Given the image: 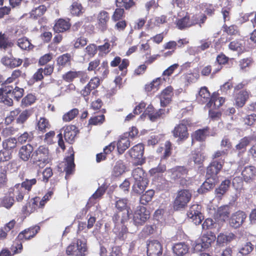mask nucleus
<instances>
[{
  "label": "nucleus",
  "instance_id": "nucleus-56",
  "mask_svg": "<svg viewBox=\"0 0 256 256\" xmlns=\"http://www.w3.org/2000/svg\"><path fill=\"white\" fill-rule=\"evenodd\" d=\"M36 182V178H32L31 180L26 179L24 182L20 184L21 188L23 189L24 188L26 190L30 191L31 190L32 186L34 185Z\"/></svg>",
  "mask_w": 256,
  "mask_h": 256
},
{
  "label": "nucleus",
  "instance_id": "nucleus-2",
  "mask_svg": "<svg viewBox=\"0 0 256 256\" xmlns=\"http://www.w3.org/2000/svg\"><path fill=\"white\" fill-rule=\"evenodd\" d=\"M49 150L44 146H40L32 154L31 160L34 164L40 166L48 162Z\"/></svg>",
  "mask_w": 256,
  "mask_h": 256
},
{
  "label": "nucleus",
  "instance_id": "nucleus-51",
  "mask_svg": "<svg viewBox=\"0 0 256 256\" xmlns=\"http://www.w3.org/2000/svg\"><path fill=\"white\" fill-rule=\"evenodd\" d=\"M208 130L207 128H204L202 130H198L196 131L193 136L195 140L198 141L204 140L207 135Z\"/></svg>",
  "mask_w": 256,
  "mask_h": 256
},
{
  "label": "nucleus",
  "instance_id": "nucleus-10",
  "mask_svg": "<svg viewBox=\"0 0 256 256\" xmlns=\"http://www.w3.org/2000/svg\"><path fill=\"white\" fill-rule=\"evenodd\" d=\"M144 152V145L142 144H138L130 150V154L132 158L138 160V164L142 165L145 161V158L143 157Z\"/></svg>",
  "mask_w": 256,
  "mask_h": 256
},
{
  "label": "nucleus",
  "instance_id": "nucleus-26",
  "mask_svg": "<svg viewBox=\"0 0 256 256\" xmlns=\"http://www.w3.org/2000/svg\"><path fill=\"white\" fill-rule=\"evenodd\" d=\"M249 98V93L246 90H240L236 96V104L240 108L242 107Z\"/></svg>",
  "mask_w": 256,
  "mask_h": 256
},
{
  "label": "nucleus",
  "instance_id": "nucleus-12",
  "mask_svg": "<svg viewBox=\"0 0 256 256\" xmlns=\"http://www.w3.org/2000/svg\"><path fill=\"white\" fill-rule=\"evenodd\" d=\"M97 27L102 32H104L108 28V23L110 20L108 13L105 10H101L97 16Z\"/></svg>",
  "mask_w": 256,
  "mask_h": 256
},
{
  "label": "nucleus",
  "instance_id": "nucleus-21",
  "mask_svg": "<svg viewBox=\"0 0 256 256\" xmlns=\"http://www.w3.org/2000/svg\"><path fill=\"white\" fill-rule=\"evenodd\" d=\"M32 152L33 148L31 145L24 146L19 150V156L24 161H28L31 158Z\"/></svg>",
  "mask_w": 256,
  "mask_h": 256
},
{
  "label": "nucleus",
  "instance_id": "nucleus-48",
  "mask_svg": "<svg viewBox=\"0 0 256 256\" xmlns=\"http://www.w3.org/2000/svg\"><path fill=\"white\" fill-rule=\"evenodd\" d=\"M78 114V110L77 108H74L62 116V120L64 122H68L72 120Z\"/></svg>",
  "mask_w": 256,
  "mask_h": 256
},
{
  "label": "nucleus",
  "instance_id": "nucleus-53",
  "mask_svg": "<svg viewBox=\"0 0 256 256\" xmlns=\"http://www.w3.org/2000/svg\"><path fill=\"white\" fill-rule=\"evenodd\" d=\"M82 5L78 2H73L70 8V12L73 15H79L82 12Z\"/></svg>",
  "mask_w": 256,
  "mask_h": 256
},
{
  "label": "nucleus",
  "instance_id": "nucleus-43",
  "mask_svg": "<svg viewBox=\"0 0 256 256\" xmlns=\"http://www.w3.org/2000/svg\"><path fill=\"white\" fill-rule=\"evenodd\" d=\"M161 80L160 78H157L150 84H146L145 86L146 90L147 92H151L152 90L154 92L157 90L160 84Z\"/></svg>",
  "mask_w": 256,
  "mask_h": 256
},
{
  "label": "nucleus",
  "instance_id": "nucleus-11",
  "mask_svg": "<svg viewBox=\"0 0 256 256\" xmlns=\"http://www.w3.org/2000/svg\"><path fill=\"white\" fill-rule=\"evenodd\" d=\"M116 207L120 211L126 210V212L123 214L121 219V222L124 223L129 219L131 214L130 209L128 206V200L124 198L118 200L116 202Z\"/></svg>",
  "mask_w": 256,
  "mask_h": 256
},
{
  "label": "nucleus",
  "instance_id": "nucleus-42",
  "mask_svg": "<svg viewBox=\"0 0 256 256\" xmlns=\"http://www.w3.org/2000/svg\"><path fill=\"white\" fill-rule=\"evenodd\" d=\"M71 58L70 54H64L58 58V64L62 66H70V64Z\"/></svg>",
  "mask_w": 256,
  "mask_h": 256
},
{
  "label": "nucleus",
  "instance_id": "nucleus-41",
  "mask_svg": "<svg viewBox=\"0 0 256 256\" xmlns=\"http://www.w3.org/2000/svg\"><path fill=\"white\" fill-rule=\"evenodd\" d=\"M7 87L10 88L12 97H14L16 100H18L23 96L24 92L23 88L16 86L14 88L12 86H8Z\"/></svg>",
  "mask_w": 256,
  "mask_h": 256
},
{
  "label": "nucleus",
  "instance_id": "nucleus-52",
  "mask_svg": "<svg viewBox=\"0 0 256 256\" xmlns=\"http://www.w3.org/2000/svg\"><path fill=\"white\" fill-rule=\"evenodd\" d=\"M16 190V198L18 202H21L24 195V191L20 188V184H16L14 187V190Z\"/></svg>",
  "mask_w": 256,
  "mask_h": 256
},
{
  "label": "nucleus",
  "instance_id": "nucleus-25",
  "mask_svg": "<svg viewBox=\"0 0 256 256\" xmlns=\"http://www.w3.org/2000/svg\"><path fill=\"white\" fill-rule=\"evenodd\" d=\"M70 26L69 22L64 19H59L54 26V30L57 33L63 32L68 30Z\"/></svg>",
  "mask_w": 256,
  "mask_h": 256
},
{
  "label": "nucleus",
  "instance_id": "nucleus-50",
  "mask_svg": "<svg viewBox=\"0 0 256 256\" xmlns=\"http://www.w3.org/2000/svg\"><path fill=\"white\" fill-rule=\"evenodd\" d=\"M170 150L171 144L170 142L168 141L165 144L164 148L160 147L158 148L156 152L158 153H162L164 151V156H162L164 158H166V157L170 156Z\"/></svg>",
  "mask_w": 256,
  "mask_h": 256
},
{
  "label": "nucleus",
  "instance_id": "nucleus-44",
  "mask_svg": "<svg viewBox=\"0 0 256 256\" xmlns=\"http://www.w3.org/2000/svg\"><path fill=\"white\" fill-rule=\"evenodd\" d=\"M46 10V8L44 6H40L31 12L30 17L32 18H37L38 17L43 15Z\"/></svg>",
  "mask_w": 256,
  "mask_h": 256
},
{
  "label": "nucleus",
  "instance_id": "nucleus-39",
  "mask_svg": "<svg viewBox=\"0 0 256 256\" xmlns=\"http://www.w3.org/2000/svg\"><path fill=\"white\" fill-rule=\"evenodd\" d=\"M17 140L15 138H10L2 142V146L4 150L10 151L16 146Z\"/></svg>",
  "mask_w": 256,
  "mask_h": 256
},
{
  "label": "nucleus",
  "instance_id": "nucleus-19",
  "mask_svg": "<svg viewBox=\"0 0 256 256\" xmlns=\"http://www.w3.org/2000/svg\"><path fill=\"white\" fill-rule=\"evenodd\" d=\"M174 137L178 138L180 140H184L188 138V132L186 124H180L174 128L173 131Z\"/></svg>",
  "mask_w": 256,
  "mask_h": 256
},
{
  "label": "nucleus",
  "instance_id": "nucleus-23",
  "mask_svg": "<svg viewBox=\"0 0 256 256\" xmlns=\"http://www.w3.org/2000/svg\"><path fill=\"white\" fill-rule=\"evenodd\" d=\"M76 127L71 125L64 128V138L66 142L72 143L76 136Z\"/></svg>",
  "mask_w": 256,
  "mask_h": 256
},
{
  "label": "nucleus",
  "instance_id": "nucleus-37",
  "mask_svg": "<svg viewBox=\"0 0 256 256\" xmlns=\"http://www.w3.org/2000/svg\"><path fill=\"white\" fill-rule=\"evenodd\" d=\"M125 170L126 166L123 162L122 161H118L114 168L112 174L116 177L119 176L125 172Z\"/></svg>",
  "mask_w": 256,
  "mask_h": 256
},
{
  "label": "nucleus",
  "instance_id": "nucleus-36",
  "mask_svg": "<svg viewBox=\"0 0 256 256\" xmlns=\"http://www.w3.org/2000/svg\"><path fill=\"white\" fill-rule=\"evenodd\" d=\"M130 146V142L126 138H122L118 142L117 148L118 152L122 154Z\"/></svg>",
  "mask_w": 256,
  "mask_h": 256
},
{
  "label": "nucleus",
  "instance_id": "nucleus-27",
  "mask_svg": "<svg viewBox=\"0 0 256 256\" xmlns=\"http://www.w3.org/2000/svg\"><path fill=\"white\" fill-rule=\"evenodd\" d=\"M242 174L246 182H250L256 176V169L252 166L246 167L242 171Z\"/></svg>",
  "mask_w": 256,
  "mask_h": 256
},
{
  "label": "nucleus",
  "instance_id": "nucleus-54",
  "mask_svg": "<svg viewBox=\"0 0 256 256\" xmlns=\"http://www.w3.org/2000/svg\"><path fill=\"white\" fill-rule=\"evenodd\" d=\"M18 46L22 50L30 49L32 46L30 42L26 38H22L18 40Z\"/></svg>",
  "mask_w": 256,
  "mask_h": 256
},
{
  "label": "nucleus",
  "instance_id": "nucleus-57",
  "mask_svg": "<svg viewBox=\"0 0 256 256\" xmlns=\"http://www.w3.org/2000/svg\"><path fill=\"white\" fill-rule=\"evenodd\" d=\"M36 100L35 96L32 94H28L22 100V106H28L33 104Z\"/></svg>",
  "mask_w": 256,
  "mask_h": 256
},
{
  "label": "nucleus",
  "instance_id": "nucleus-64",
  "mask_svg": "<svg viewBox=\"0 0 256 256\" xmlns=\"http://www.w3.org/2000/svg\"><path fill=\"white\" fill-rule=\"evenodd\" d=\"M216 223L211 218L206 219L202 224V228L204 230L212 228L214 227Z\"/></svg>",
  "mask_w": 256,
  "mask_h": 256
},
{
  "label": "nucleus",
  "instance_id": "nucleus-6",
  "mask_svg": "<svg viewBox=\"0 0 256 256\" xmlns=\"http://www.w3.org/2000/svg\"><path fill=\"white\" fill-rule=\"evenodd\" d=\"M187 216L196 224H200L204 220V216L201 212V206L198 204H193L190 208Z\"/></svg>",
  "mask_w": 256,
  "mask_h": 256
},
{
  "label": "nucleus",
  "instance_id": "nucleus-1",
  "mask_svg": "<svg viewBox=\"0 0 256 256\" xmlns=\"http://www.w3.org/2000/svg\"><path fill=\"white\" fill-rule=\"evenodd\" d=\"M207 17L204 14L193 15L192 16H186L178 19L176 24L178 28L180 30L190 28L197 24L200 27H202V24L204 23Z\"/></svg>",
  "mask_w": 256,
  "mask_h": 256
},
{
  "label": "nucleus",
  "instance_id": "nucleus-38",
  "mask_svg": "<svg viewBox=\"0 0 256 256\" xmlns=\"http://www.w3.org/2000/svg\"><path fill=\"white\" fill-rule=\"evenodd\" d=\"M66 166L64 168L67 174H72L74 168V154H72L70 156L66 158Z\"/></svg>",
  "mask_w": 256,
  "mask_h": 256
},
{
  "label": "nucleus",
  "instance_id": "nucleus-5",
  "mask_svg": "<svg viewBox=\"0 0 256 256\" xmlns=\"http://www.w3.org/2000/svg\"><path fill=\"white\" fill-rule=\"evenodd\" d=\"M87 248L84 241L78 240L76 244L68 246L66 252L68 255L72 256H84L86 254Z\"/></svg>",
  "mask_w": 256,
  "mask_h": 256
},
{
  "label": "nucleus",
  "instance_id": "nucleus-63",
  "mask_svg": "<svg viewBox=\"0 0 256 256\" xmlns=\"http://www.w3.org/2000/svg\"><path fill=\"white\" fill-rule=\"evenodd\" d=\"M12 157L11 152L10 151L0 150V162H4L9 160Z\"/></svg>",
  "mask_w": 256,
  "mask_h": 256
},
{
  "label": "nucleus",
  "instance_id": "nucleus-34",
  "mask_svg": "<svg viewBox=\"0 0 256 256\" xmlns=\"http://www.w3.org/2000/svg\"><path fill=\"white\" fill-rule=\"evenodd\" d=\"M14 202V196H11L10 192L8 195L5 196L1 199L0 206L7 209H10L13 206Z\"/></svg>",
  "mask_w": 256,
  "mask_h": 256
},
{
  "label": "nucleus",
  "instance_id": "nucleus-3",
  "mask_svg": "<svg viewBox=\"0 0 256 256\" xmlns=\"http://www.w3.org/2000/svg\"><path fill=\"white\" fill-rule=\"evenodd\" d=\"M191 196V194L187 190L178 191L174 201V209L179 210L184 208L190 200Z\"/></svg>",
  "mask_w": 256,
  "mask_h": 256
},
{
  "label": "nucleus",
  "instance_id": "nucleus-35",
  "mask_svg": "<svg viewBox=\"0 0 256 256\" xmlns=\"http://www.w3.org/2000/svg\"><path fill=\"white\" fill-rule=\"evenodd\" d=\"M13 44L4 34L0 32V48L6 50L12 46Z\"/></svg>",
  "mask_w": 256,
  "mask_h": 256
},
{
  "label": "nucleus",
  "instance_id": "nucleus-60",
  "mask_svg": "<svg viewBox=\"0 0 256 256\" xmlns=\"http://www.w3.org/2000/svg\"><path fill=\"white\" fill-rule=\"evenodd\" d=\"M33 138V135L32 132H25L22 134H21L18 138V142L20 144H23L26 142L27 140L30 141L32 140Z\"/></svg>",
  "mask_w": 256,
  "mask_h": 256
},
{
  "label": "nucleus",
  "instance_id": "nucleus-30",
  "mask_svg": "<svg viewBox=\"0 0 256 256\" xmlns=\"http://www.w3.org/2000/svg\"><path fill=\"white\" fill-rule=\"evenodd\" d=\"M236 236L232 232L226 233V234L220 233L218 236L217 242L221 244L228 243L235 240Z\"/></svg>",
  "mask_w": 256,
  "mask_h": 256
},
{
  "label": "nucleus",
  "instance_id": "nucleus-15",
  "mask_svg": "<svg viewBox=\"0 0 256 256\" xmlns=\"http://www.w3.org/2000/svg\"><path fill=\"white\" fill-rule=\"evenodd\" d=\"M10 89V87H4L0 89V102L8 106H12L13 104Z\"/></svg>",
  "mask_w": 256,
  "mask_h": 256
},
{
  "label": "nucleus",
  "instance_id": "nucleus-59",
  "mask_svg": "<svg viewBox=\"0 0 256 256\" xmlns=\"http://www.w3.org/2000/svg\"><path fill=\"white\" fill-rule=\"evenodd\" d=\"M32 112L30 110H26L23 111L20 114L16 120L18 123L23 124L31 115Z\"/></svg>",
  "mask_w": 256,
  "mask_h": 256
},
{
  "label": "nucleus",
  "instance_id": "nucleus-17",
  "mask_svg": "<svg viewBox=\"0 0 256 256\" xmlns=\"http://www.w3.org/2000/svg\"><path fill=\"white\" fill-rule=\"evenodd\" d=\"M173 88L172 86H168L161 93L160 96V104L162 106H166L171 101L173 95Z\"/></svg>",
  "mask_w": 256,
  "mask_h": 256
},
{
  "label": "nucleus",
  "instance_id": "nucleus-46",
  "mask_svg": "<svg viewBox=\"0 0 256 256\" xmlns=\"http://www.w3.org/2000/svg\"><path fill=\"white\" fill-rule=\"evenodd\" d=\"M191 159L196 164H202L205 159V156L203 153L200 152H194L192 154Z\"/></svg>",
  "mask_w": 256,
  "mask_h": 256
},
{
  "label": "nucleus",
  "instance_id": "nucleus-40",
  "mask_svg": "<svg viewBox=\"0 0 256 256\" xmlns=\"http://www.w3.org/2000/svg\"><path fill=\"white\" fill-rule=\"evenodd\" d=\"M154 194V190H147L144 194H142L140 198V202L143 205H146L150 202Z\"/></svg>",
  "mask_w": 256,
  "mask_h": 256
},
{
  "label": "nucleus",
  "instance_id": "nucleus-31",
  "mask_svg": "<svg viewBox=\"0 0 256 256\" xmlns=\"http://www.w3.org/2000/svg\"><path fill=\"white\" fill-rule=\"evenodd\" d=\"M254 140L253 136H245L242 138L238 144L236 145V150L240 152H244L246 150V146L250 142Z\"/></svg>",
  "mask_w": 256,
  "mask_h": 256
},
{
  "label": "nucleus",
  "instance_id": "nucleus-14",
  "mask_svg": "<svg viewBox=\"0 0 256 256\" xmlns=\"http://www.w3.org/2000/svg\"><path fill=\"white\" fill-rule=\"evenodd\" d=\"M224 162L214 160L210 163L206 170V176L218 178L217 174L222 168Z\"/></svg>",
  "mask_w": 256,
  "mask_h": 256
},
{
  "label": "nucleus",
  "instance_id": "nucleus-22",
  "mask_svg": "<svg viewBox=\"0 0 256 256\" xmlns=\"http://www.w3.org/2000/svg\"><path fill=\"white\" fill-rule=\"evenodd\" d=\"M40 230V227L36 226L32 228H29L22 232L18 236L19 239L30 240L33 238Z\"/></svg>",
  "mask_w": 256,
  "mask_h": 256
},
{
  "label": "nucleus",
  "instance_id": "nucleus-32",
  "mask_svg": "<svg viewBox=\"0 0 256 256\" xmlns=\"http://www.w3.org/2000/svg\"><path fill=\"white\" fill-rule=\"evenodd\" d=\"M196 98L198 101L201 104L206 103L210 99V93L206 87H203L200 88Z\"/></svg>",
  "mask_w": 256,
  "mask_h": 256
},
{
  "label": "nucleus",
  "instance_id": "nucleus-16",
  "mask_svg": "<svg viewBox=\"0 0 256 256\" xmlns=\"http://www.w3.org/2000/svg\"><path fill=\"white\" fill-rule=\"evenodd\" d=\"M1 62L6 66L14 68L21 65L22 60L13 56H4L1 59Z\"/></svg>",
  "mask_w": 256,
  "mask_h": 256
},
{
  "label": "nucleus",
  "instance_id": "nucleus-7",
  "mask_svg": "<svg viewBox=\"0 0 256 256\" xmlns=\"http://www.w3.org/2000/svg\"><path fill=\"white\" fill-rule=\"evenodd\" d=\"M149 218V212L144 206L137 207L133 215V222L136 226L142 225Z\"/></svg>",
  "mask_w": 256,
  "mask_h": 256
},
{
  "label": "nucleus",
  "instance_id": "nucleus-24",
  "mask_svg": "<svg viewBox=\"0 0 256 256\" xmlns=\"http://www.w3.org/2000/svg\"><path fill=\"white\" fill-rule=\"evenodd\" d=\"M82 77H86V74L81 71H70L62 76V78L68 82H72L77 78H80V81H82Z\"/></svg>",
  "mask_w": 256,
  "mask_h": 256
},
{
  "label": "nucleus",
  "instance_id": "nucleus-61",
  "mask_svg": "<svg viewBox=\"0 0 256 256\" xmlns=\"http://www.w3.org/2000/svg\"><path fill=\"white\" fill-rule=\"evenodd\" d=\"M104 120V116L103 114L97 116L92 118L89 120V124L93 125L100 124L103 122Z\"/></svg>",
  "mask_w": 256,
  "mask_h": 256
},
{
  "label": "nucleus",
  "instance_id": "nucleus-20",
  "mask_svg": "<svg viewBox=\"0 0 256 256\" xmlns=\"http://www.w3.org/2000/svg\"><path fill=\"white\" fill-rule=\"evenodd\" d=\"M230 183V180L226 179L223 180L220 186L215 190L216 198L218 200L221 199L222 196L228 190Z\"/></svg>",
  "mask_w": 256,
  "mask_h": 256
},
{
  "label": "nucleus",
  "instance_id": "nucleus-4",
  "mask_svg": "<svg viewBox=\"0 0 256 256\" xmlns=\"http://www.w3.org/2000/svg\"><path fill=\"white\" fill-rule=\"evenodd\" d=\"M187 172V170L184 166H176L168 171L171 179L180 182V184L182 186H186L188 184L184 178Z\"/></svg>",
  "mask_w": 256,
  "mask_h": 256
},
{
  "label": "nucleus",
  "instance_id": "nucleus-47",
  "mask_svg": "<svg viewBox=\"0 0 256 256\" xmlns=\"http://www.w3.org/2000/svg\"><path fill=\"white\" fill-rule=\"evenodd\" d=\"M37 126L40 130L46 132L47 129L50 128V124L48 120L45 118H40L38 121Z\"/></svg>",
  "mask_w": 256,
  "mask_h": 256
},
{
  "label": "nucleus",
  "instance_id": "nucleus-62",
  "mask_svg": "<svg viewBox=\"0 0 256 256\" xmlns=\"http://www.w3.org/2000/svg\"><path fill=\"white\" fill-rule=\"evenodd\" d=\"M218 214L220 218L224 221L229 216L230 212L228 207L225 206L222 208H220L218 210Z\"/></svg>",
  "mask_w": 256,
  "mask_h": 256
},
{
  "label": "nucleus",
  "instance_id": "nucleus-18",
  "mask_svg": "<svg viewBox=\"0 0 256 256\" xmlns=\"http://www.w3.org/2000/svg\"><path fill=\"white\" fill-rule=\"evenodd\" d=\"M206 180L202 184L200 188L198 190L199 193H204L212 188L218 182V178L211 176H206Z\"/></svg>",
  "mask_w": 256,
  "mask_h": 256
},
{
  "label": "nucleus",
  "instance_id": "nucleus-33",
  "mask_svg": "<svg viewBox=\"0 0 256 256\" xmlns=\"http://www.w3.org/2000/svg\"><path fill=\"white\" fill-rule=\"evenodd\" d=\"M173 252L177 256H182L188 252V248L183 243H178L172 248Z\"/></svg>",
  "mask_w": 256,
  "mask_h": 256
},
{
  "label": "nucleus",
  "instance_id": "nucleus-29",
  "mask_svg": "<svg viewBox=\"0 0 256 256\" xmlns=\"http://www.w3.org/2000/svg\"><path fill=\"white\" fill-rule=\"evenodd\" d=\"M147 184V180L134 181L132 186V190L135 193L140 194L144 190Z\"/></svg>",
  "mask_w": 256,
  "mask_h": 256
},
{
  "label": "nucleus",
  "instance_id": "nucleus-9",
  "mask_svg": "<svg viewBox=\"0 0 256 256\" xmlns=\"http://www.w3.org/2000/svg\"><path fill=\"white\" fill-rule=\"evenodd\" d=\"M246 218V214L242 211L238 210L231 216L229 220L230 226L234 228L240 227Z\"/></svg>",
  "mask_w": 256,
  "mask_h": 256
},
{
  "label": "nucleus",
  "instance_id": "nucleus-8",
  "mask_svg": "<svg viewBox=\"0 0 256 256\" xmlns=\"http://www.w3.org/2000/svg\"><path fill=\"white\" fill-rule=\"evenodd\" d=\"M162 252L161 244L157 240H150L147 244L148 256H160Z\"/></svg>",
  "mask_w": 256,
  "mask_h": 256
},
{
  "label": "nucleus",
  "instance_id": "nucleus-28",
  "mask_svg": "<svg viewBox=\"0 0 256 256\" xmlns=\"http://www.w3.org/2000/svg\"><path fill=\"white\" fill-rule=\"evenodd\" d=\"M224 102V100L223 98L214 95L212 96L206 106L212 108L216 109L221 106Z\"/></svg>",
  "mask_w": 256,
  "mask_h": 256
},
{
  "label": "nucleus",
  "instance_id": "nucleus-13",
  "mask_svg": "<svg viewBox=\"0 0 256 256\" xmlns=\"http://www.w3.org/2000/svg\"><path fill=\"white\" fill-rule=\"evenodd\" d=\"M216 239V237L214 232H210L206 234H204L201 238L202 244H198L196 245V248L200 250V248H208Z\"/></svg>",
  "mask_w": 256,
  "mask_h": 256
},
{
  "label": "nucleus",
  "instance_id": "nucleus-45",
  "mask_svg": "<svg viewBox=\"0 0 256 256\" xmlns=\"http://www.w3.org/2000/svg\"><path fill=\"white\" fill-rule=\"evenodd\" d=\"M104 186H101L98 188L96 191L89 198L88 203H93L95 200L100 198L106 192Z\"/></svg>",
  "mask_w": 256,
  "mask_h": 256
},
{
  "label": "nucleus",
  "instance_id": "nucleus-58",
  "mask_svg": "<svg viewBox=\"0 0 256 256\" xmlns=\"http://www.w3.org/2000/svg\"><path fill=\"white\" fill-rule=\"evenodd\" d=\"M7 171L4 168H0V188L6 186L8 179L6 176Z\"/></svg>",
  "mask_w": 256,
  "mask_h": 256
},
{
  "label": "nucleus",
  "instance_id": "nucleus-49",
  "mask_svg": "<svg viewBox=\"0 0 256 256\" xmlns=\"http://www.w3.org/2000/svg\"><path fill=\"white\" fill-rule=\"evenodd\" d=\"M132 174L134 181L146 180V178H144V173L141 168L138 167L134 170Z\"/></svg>",
  "mask_w": 256,
  "mask_h": 256
},
{
  "label": "nucleus",
  "instance_id": "nucleus-55",
  "mask_svg": "<svg viewBox=\"0 0 256 256\" xmlns=\"http://www.w3.org/2000/svg\"><path fill=\"white\" fill-rule=\"evenodd\" d=\"M116 4L118 7H124L126 9H128L132 6L134 2L132 0H116Z\"/></svg>",
  "mask_w": 256,
  "mask_h": 256
}]
</instances>
